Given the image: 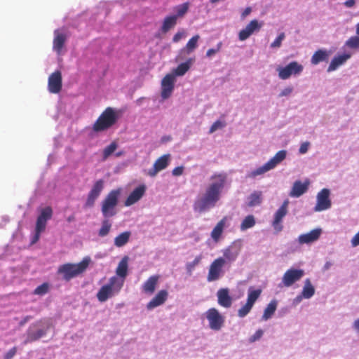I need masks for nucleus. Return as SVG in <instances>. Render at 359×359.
Listing matches in <instances>:
<instances>
[{"label":"nucleus","mask_w":359,"mask_h":359,"mask_svg":"<svg viewBox=\"0 0 359 359\" xmlns=\"http://www.w3.org/2000/svg\"><path fill=\"white\" fill-rule=\"evenodd\" d=\"M210 182L204 192L195 200L193 208L199 213L206 212L216 206L221 198L222 191L226 183L225 173H215L210 177Z\"/></svg>","instance_id":"nucleus-1"},{"label":"nucleus","mask_w":359,"mask_h":359,"mask_svg":"<svg viewBox=\"0 0 359 359\" xmlns=\"http://www.w3.org/2000/svg\"><path fill=\"white\" fill-rule=\"evenodd\" d=\"M118 119L116 111L111 107H107L93 125V130L95 133L105 131L115 125Z\"/></svg>","instance_id":"nucleus-2"},{"label":"nucleus","mask_w":359,"mask_h":359,"mask_svg":"<svg viewBox=\"0 0 359 359\" xmlns=\"http://www.w3.org/2000/svg\"><path fill=\"white\" fill-rule=\"evenodd\" d=\"M90 262L89 257H84L83 260L78 264L67 263L60 266L57 273L62 274L63 278L69 281L72 278L84 272L88 268Z\"/></svg>","instance_id":"nucleus-3"},{"label":"nucleus","mask_w":359,"mask_h":359,"mask_svg":"<svg viewBox=\"0 0 359 359\" xmlns=\"http://www.w3.org/2000/svg\"><path fill=\"white\" fill-rule=\"evenodd\" d=\"M121 189L111 190L105 197L102 204V212L104 217H112L116 214L115 207L118 204Z\"/></svg>","instance_id":"nucleus-4"},{"label":"nucleus","mask_w":359,"mask_h":359,"mask_svg":"<svg viewBox=\"0 0 359 359\" xmlns=\"http://www.w3.org/2000/svg\"><path fill=\"white\" fill-rule=\"evenodd\" d=\"M286 151L280 150L278 151L275 156L271 158L268 162H266L262 166L257 168L256 170L249 172L247 177L249 178H254L257 175H262L267 171L273 169L278 164L282 162L286 157Z\"/></svg>","instance_id":"nucleus-5"},{"label":"nucleus","mask_w":359,"mask_h":359,"mask_svg":"<svg viewBox=\"0 0 359 359\" xmlns=\"http://www.w3.org/2000/svg\"><path fill=\"white\" fill-rule=\"evenodd\" d=\"M117 279L116 277H112L109 279L107 284L101 287L97 294V299L100 302H106L109 298L111 297L115 293H118L123 283L116 285Z\"/></svg>","instance_id":"nucleus-6"},{"label":"nucleus","mask_w":359,"mask_h":359,"mask_svg":"<svg viewBox=\"0 0 359 359\" xmlns=\"http://www.w3.org/2000/svg\"><path fill=\"white\" fill-rule=\"evenodd\" d=\"M262 294L261 289L254 290L252 287H250L248 293V299L245 304L238 311V316L240 318H243L247 316L251 311L255 302L259 297Z\"/></svg>","instance_id":"nucleus-7"},{"label":"nucleus","mask_w":359,"mask_h":359,"mask_svg":"<svg viewBox=\"0 0 359 359\" xmlns=\"http://www.w3.org/2000/svg\"><path fill=\"white\" fill-rule=\"evenodd\" d=\"M304 67L296 61L290 62L285 67L277 69L278 76L283 80L289 79L292 75H299L302 72Z\"/></svg>","instance_id":"nucleus-8"},{"label":"nucleus","mask_w":359,"mask_h":359,"mask_svg":"<svg viewBox=\"0 0 359 359\" xmlns=\"http://www.w3.org/2000/svg\"><path fill=\"white\" fill-rule=\"evenodd\" d=\"M205 316L209 322V327L213 330H219L224 323V316L215 308L209 309Z\"/></svg>","instance_id":"nucleus-9"},{"label":"nucleus","mask_w":359,"mask_h":359,"mask_svg":"<svg viewBox=\"0 0 359 359\" xmlns=\"http://www.w3.org/2000/svg\"><path fill=\"white\" fill-rule=\"evenodd\" d=\"M224 264L225 259L222 257H219L211 263L207 276V280L208 282L215 281L219 278L222 273V268L224 267Z\"/></svg>","instance_id":"nucleus-10"},{"label":"nucleus","mask_w":359,"mask_h":359,"mask_svg":"<svg viewBox=\"0 0 359 359\" xmlns=\"http://www.w3.org/2000/svg\"><path fill=\"white\" fill-rule=\"evenodd\" d=\"M304 275L302 269H290L283 276L282 284L285 287H290L299 280Z\"/></svg>","instance_id":"nucleus-11"},{"label":"nucleus","mask_w":359,"mask_h":359,"mask_svg":"<svg viewBox=\"0 0 359 359\" xmlns=\"http://www.w3.org/2000/svg\"><path fill=\"white\" fill-rule=\"evenodd\" d=\"M329 196L330 190L327 189H322L317 195V203L314 210L320 212L329 209L331 207V201Z\"/></svg>","instance_id":"nucleus-12"},{"label":"nucleus","mask_w":359,"mask_h":359,"mask_svg":"<svg viewBox=\"0 0 359 359\" xmlns=\"http://www.w3.org/2000/svg\"><path fill=\"white\" fill-rule=\"evenodd\" d=\"M104 183L103 180H98L93 184L92 189L88 194L86 207H92L94 205L95 200L99 197L104 189Z\"/></svg>","instance_id":"nucleus-13"},{"label":"nucleus","mask_w":359,"mask_h":359,"mask_svg":"<svg viewBox=\"0 0 359 359\" xmlns=\"http://www.w3.org/2000/svg\"><path fill=\"white\" fill-rule=\"evenodd\" d=\"M62 86V74L57 70L49 76L48 88L50 93L56 94L60 92Z\"/></svg>","instance_id":"nucleus-14"},{"label":"nucleus","mask_w":359,"mask_h":359,"mask_svg":"<svg viewBox=\"0 0 359 359\" xmlns=\"http://www.w3.org/2000/svg\"><path fill=\"white\" fill-rule=\"evenodd\" d=\"M262 27V23L257 20H252L247 25L245 29L240 31L238 38L241 41L248 39L254 32H257Z\"/></svg>","instance_id":"nucleus-15"},{"label":"nucleus","mask_w":359,"mask_h":359,"mask_svg":"<svg viewBox=\"0 0 359 359\" xmlns=\"http://www.w3.org/2000/svg\"><path fill=\"white\" fill-rule=\"evenodd\" d=\"M288 204V200H285L274 215V219L272 222V226H273L274 229L278 232L282 231L283 229V225L281 224V222L283 218L287 213Z\"/></svg>","instance_id":"nucleus-16"},{"label":"nucleus","mask_w":359,"mask_h":359,"mask_svg":"<svg viewBox=\"0 0 359 359\" xmlns=\"http://www.w3.org/2000/svg\"><path fill=\"white\" fill-rule=\"evenodd\" d=\"M175 76L172 74L165 75L161 81V97L168 98L174 89Z\"/></svg>","instance_id":"nucleus-17"},{"label":"nucleus","mask_w":359,"mask_h":359,"mask_svg":"<svg viewBox=\"0 0 359 359\" xmlns=\"http://www.w3.org/2000/svg\"><path fill=\"white\" fill-rule=\"evenodd\" d=\"M170 154H164L158 158L154 163L153 168L148 171V175L154 177L162 170L167 168L169 164Z\"/></svg>","instance_id":"nucleus-18"},{"label":"nucleus","mask_w":359,"mask_h":359,"mask_svg":"<svg viewBox=\"0 0 359 359\" xmlns=\"http://www.w3.org/2000/svg\"><path fill=\"white\" fill-rule=\"evenodd\" d=\"M36 324H32L27 330L25 344L36 341L46 334V330L43 329L34 330Z\"/></svg>","instance_id":"nucleus-19"},{"label":"nucleus","mask_w":359,"mask_h":359,"mask_svg":"<svg viewBox=\"0 0 359 359\" xmlns=\"http://www.w3.org/2000/svg\"><path fill=\"white\" fill-rule=\"evenodd\" d=\"M146 191V187L144 184L140 185L136 187L128 196V197L125 201L126 206H130L138 201L144 196Z\"/></svg>","instance_id":"nucleus-20"},{"label":"nucleus","mask_w":359,"mask_h":359,"mask_svg":"<svg viewBox=\"0 0 359 359\" xmlns=\"http://www.w3.org/2000/svg\"><path fill=\"white\" fill-rule=\"evenodd\" d=\"M168 297V292L165 290H161L151 299L147 304L149 310L153 309L157 306L163 304Z\"/></svg>","instance_id":"nucleus-21"},{"label":"nucleus","mask_w":359,"mask_h":359,"mask_svg":"<svg viewBox=\"0 0 359 359\" xmlns=\"http://www.w3.org/2000/svg\"><path fill=\"white\" fill-rule=\"evenodd\" d=\"M320 229H315L310 232L301 234L298 237V242L299 244H309L318 240L321 234Z\"/></svg>","instance_id":"nucleus-22"},{"label":"nucleus","mask_w":359,"mask_h":359,"mask_svg":"<svg viewBox=\"0 0 359 359\" xmlns=\"http://www.w3.org/2000/svg\"><path fill=\"white\" fill-rule=\"evenodd\" d=\"M67 39V37L66 34L60 32L58 30H55L53 48L57 55H60L62 53V50L65 46Z\"/></svg>","instance_id":"nucleus-23"},{"label":"nucleus","mask_w":359,"mask_h":359,"mask_svg":"<svg viewBox=\"0 0 359 359\" xmlns=\"http://www.w3.org/2000/svg\"><path fill=\"white\" fill-rule=\"evenodd\" d=\"M218 304L224 307L229 308L232 304V299L229 295V291L227 288H221L217 293Z\"/></svg>","instance_id":"nucleus-24"},{"label":"nucleus","mask_w":359,"mask_h":359,"mask_svg":"<svg viewBox=\"0 0 359 359\" xmlns=\"http://www.w3.org/2000/svg\"><path fill=\"white\" fill-rule=\"evenodd\" d=\"M158 280L159 276L157 275L150 276L142 285V291L146 294H153L156 290Z\"/></svg>","instance_id":"nucleus-25"},{"label":"nucleus","mask_w":359,"mask_h":359,"mask_svg":"<svg viewBox=\"0 0 359 359\" xmlns=\"http://www.w3.org/2000/svg\"><path fill=\"white\" fill-rule=\"evenodd\" d=\"M309 182L302 183L301 181H296L290 193V196L292 197H299L304 194L308 189Z\"/></svg>","instance_id":"nucleus-26"},{"label":"nucleus","mask_w":359,"mask_h":359,"mask_svg":"<svg viewBox=\"0 0 359 359\" xmlns=\"http://www.w3.org/2000/svg\"><path fill=\"white\" fill-rule=\"evenodd\" d=\"M227 220V217H224L219 222H217L216 226L212 229L211 232V237L215 242H217L220 238Z\"/></svg>","instance_id":"nucleus-27"},{"label":"nucleus","mask_w":359,"mask_h":359,"mask_svg":"<svg viewBox=\"0 0 359 359\" xmlns=\"http://www.w3.org/2000/svg\"><path fill=\"white\" fill-rule=\"evenodd\" d=\"M350 57H351L350 54H343V55H340L334 57L332 60V61L327 68V72H330L336 70L339 66L343 65Z\"/></svg>","instance_id":"nucleus-28"},{"label":"nucleus","mask_w":359,"mask_h":359,"mask_svg":"<svg viewBox=\"0 0 359 359\" xmlns=\"http://www.w3.org/2000/svg\"><path fill=\"white\" fill-rule=\"evenodd\" d=\"M177 16L169 15L164 18L161 27V31L163 33L168 32L170 29L174 27L177 24Z\"/></svg>","instance_id":"nucleus-29"},{"label":"nucleus","mask_w":359,"mask_h":359,"mask_svg":"<svg viewBox=\"0 0 359 359\" xmlns=\"http://www.w3.org/2000/svg\"><path fill=\"white\" fill-rule=\"evenodd\" d=\"M239 254V250L236 246H230L226 248L224 251V259L229 262L236 260Z\"/></svg>","instance_id":"nucleus-30"},{"label":"nucleus","mask_w":359,"mask_h":359,"mask_svg":"<svg viewBox=\"0 0 359 359\" xmlns=\"http://www.w3.org/2000/svg\"><path fill=\"white\" fill-rule=\"evenodd\" d=\"M128 262V257L127 256H125L118 263L116 270V273L118 276L124 278L127 276Z\"/></svg>","instance_id":"nucleus-31"},{"label":"nucleus","mask_w":359,"mask_h":359,"mask_svg":"<svg viewBox=\"0 0 359 359\" xmlns=\"http://www.w3.org/2000/svg\"><path fill=\"white\" fill-rule=\"evenodd\" d=\"M130 231H124L114 238V245L118 248L124 246L128 243L130 237Z\"/></svg>","instance_id":"nucleus-32"},{"label":"nucleus","mask_w":359,"mask_h":359,"mask_svg":"<svg viewBox=\"0 0 359 359\" xmlns=\"http://www.w3.org/2000/svg\"><path fill=\"white\" fill-rule=\"evenodd\" d=\"M194 59L189 58L185 62L180 64L175 69V74L178 76H183L190 69L191 64L194 62Z\"/></svg>","instance_id":"nucleus-33"},{"label":"nucleus","mask_w":359,"mask_h":359,"mask_svg":"<svg viewBox=\"0 0 359 359\" xmlns=\"http://www.w3.org/2000/svg\"><path fill=\"white\" fill-rule=\"evenodd\" d=\"M315 293V288L312 285L309 279H306L304 283V286L303 287L302 294L304 298L309 299L311 298Z\"/></svg>","instance_id":"nucleus-34"},{"label":"nucleus","mask_w":359,"mask_h":359,"mask_svg":"<svg viewBox=\"0 0 359 359\" xmlns=\"http://www.w3.org/2000/svg\"><path fill=\"white\" fill-rule=\"evenodd\" d=\"M277 302L275 300L271 301L264 309L262 319L266 320L271 318L276 310Z\"/></svg>","instance_id":"nucleus-35"},{"label":"nucleus","mask_w":359,"mask_h":359,"mask_svg":"<svg viewBox=\"0 0 359 359\" xmlns=\"http://www.w3.org/2000/svg\"><path fill=\"white\" fill-rule=\"evenodd\" d=\"M327 57V54L326 51L318 50L314 53L311 61L313 65H318L319 62L325 60Z\"/></svg>","instance_id":"nucleus-36"},{"label":"nucleus","mask_w":359,"mask_h":359,"mask_svg":"<svg viewBox=\"0 0 359 359\" xmlns=\"http://www.w3.org/2000/svg\"><path fill=\"white\" fill-rule=\"evenodd\" d=\"M199 39L200 36L196 34L189 40L184 48L188 54L192 53L197 48Z\"/></svg>","instance_id":"nucleus-37"},{"label":"nucleus","mask_w":359,"mask_h":359,"mask_svg":"<svg viewBox=\"0 0 359 359\" xmlns=\"http://www.w3.org/2000/svg\"><path fill=\"white\" fill-rule=\"evenodd\" d=\"M118 144L116 142H112L107 146L102 151V161H106L117 149Z\"/></svg>","instance_id":"nucleus-38"},{"label":"nucleus","mask_w":359,"mask_h":359,"mask_svg":"<svg viewBox=\"0 0 359 359\" xmlns=\"http://www.w3.org/2000/svg\"><path fill=\"white\" fill-rule=\"evenodd\" d=\"M262 202V193L255 191L249 196L248 206L253 207L259 205Z\"/></svg>","instance_id":"nucleus-39"},{"label":"nucleus","mask_w":359,"mask_h":359,"mask_svg":"<svg viewBox=\"0 0 359 359\" xmlns=\"http://www.w3.org/2000/svg\"><path fill=\"white\" fill-rule=\"evenodd\" d=\"M255 224V219L253 215H248L244 218L241 224V230L245 231L248 229L252 228Z\"/></svg>","instance_id":"nucleus-40"},{"label":"nucleus","mask_w":359,"mask_h":359,"mask_svg":"<svg viewBox=\"0 0 359 359\" xmlns=\"http://www.w3.org/2000/svg\"><path fill=\"white\" fill-rule=\"evenodd\" d=\"M189 4L188 2L184 3L182 4L178 5L174 8V11L177 13L176 15H172L173 16H177V18L183 17L188 11Z\"/></svg>","instance_id":"nucleus-41"},{"label":"nucleus","mask_w":359,"mask_h":359,"mask_svg":"<svg viewBox=\"0 0 359 359\" xmlns=\"http://www.w3.org/2000/svg\"><path fill=\"white\" fill-rule=\"evenodd\" d=\"M111 227V224L108 219H104L102 222V226L99 230L98 235L100 237H104L108 235Z\"/></svg>","instance_id":"nucleus-42"},{"label":"nucleus","mask_w":359,"mask_h":359,"mask_svg":"<svg viewBox=\"0 0 359 359\" xmlns=\"http://www.w3.org/2000/svg\"><path fill=\"white\" fill-rule=\"evenodd\" d=\"M46 222L47 221L45 220V219H42L39 217H37L35 229L36 231V239L39 238L40 233L45 230Z\"/></svg>","instance_id":"nucleus-43"},{"label":"nucleus","mask_w":359,"mask_h":359,"mask_svg":"<svg viewBox=\"0 0 359 359\" xmlns=\"http://www.w3.org/2000/svg\"><path fill=\"white\" fill-rule=\"evenodd\" d=\"M345 45L350 48H359V36H353L350 37L346 41Z\"/></svg>","instance_id":"nucleus-44"},{"label":"nucleus","mask_w":359,"mask_h":359,"mask_svg":"<svg viewBox=\"0 0 359 359\" xmlns=\"http://www.w3.org/2000/svg\"><path fill=\"white\" fill-rule=\"evenodd\" d=\"M49 285L47 283H44L39 285L34 291V294L36 295H44L48 292Z\"/></svg>","instance_id":"nucleus-45"},{"label":"nucleus","mask_w":359,"mask_h":359,"mask_svg":"<svg viewBox=\"0 0 359 359\" xmlns=\"http://www.w3.org/2000/svg\"><path fill=\"white\" fill-rule=\"evenodd\" d=\"M53 215V210L51 207L47 206L44 208H43L41 211L40 215H39V217L42 219H45V220L48 221L52 217Z\"/></svg>","instance_id":"nucleus-46"},{"label":"nucleus","mask_w":359,"mask_h":359,"mask_svg":"<svg viewBox=\"0 0 359 359\" xmlns=\"http://www.w3.org/2000/svg\"><path fill=\"white\" fill-rule=\"evenodd\" d=\"M201 260V257L198 256L194 259L193 262L187 263L186 269L189 274H191L193 270L194 269L196 266H197L200 263Z\"/></svg>","instance_id":"nucleus-47"},{"label":"nucleus","mask_w":359,"mask_h":359,"mask_svg":"<svg viewBox=\"0 0 359 359\" xmlns=\"http://www.w3.org/2000/svg\"><path fill=\"white\" fill-rule=\"evenodd\" d=\"M225 126V123L224 122H222L221 121H216L215 122H214L212 123V125L211 126L210 128V130H209V133H214L215 131H216L218 129H220V128H222Z\"/></svg>","instance_id":"nucleus-48"},{"label":"nucleus","mask_w":359,"mask_h":359,"mask_svg":"<svg viewBox=\"0 0 359 359\" xmlns=\"http://www.w3.org/2000/svg\"><path fill=\"white\" fill-rule=\"evenodd\" d=\"M285 39V34H280L278 37L271 44V48H279L281 46L283 40Z\"/></svg>","instance_id":"nucleus-49"},{"label":"nucleus","mask_w":359,"mask_h":359,"mask_svg":"<svg viewBox=\"0 0 359 359\" xmlns=\"http://www.w3.org/2000/svg\"><path fill=\"white\" fill-rule=\"evenodd\" d=\"M222 46V43L219 42L217 44V47L215 48L208 49L206 52V56L210 57L212 56L213 55L216 54L217 52H219Z\"/></svg>","instance_id":"nucleus-50"},{"label":"nucleus","mask_w":359,"mask_h":359,"mask_svg":"<svg viewBox=\"0 0 359 359\" xmlns=\"http://www.w3.org/2000/svg\"><path fill=\"white\" fill-rule=\"evenodd\" d=\"M263 330H258L255 332V333L252 335L250 339H249V341L250 342L252 343V342H255L257 340H259L263 335Z\"/></svg>","instance_id":"nucleus-51"},{"label":"nucleus","mask_w":359,"mask_h":359,"mask_svg":"<svg viewBox=\"0 0 359 359\" xmlns=\"http://www.w3.org/2000/svg\"><path fill=\"white\" fill-rule=\"evenodd\" d=\"M17 352V348L13 347L4 355V359H11Z\"/></svg>","instance_id":"nucleus-52"},{"label":"nucleus","mask_w":359,"mask_h":359,"mask_svg":"<svg viewBox=\"0 0 359 359\" xmlns=\"http://www.w3.org/2000/svg\"><path fill=\"white\" fill-rule=\"evenodd\" d=\"M184 36V31H179L177 32L172 38V41L174 43L179 42L182 38Z\"/></svg>","instance_id":"nucleus-53"},{"label":"nucleus","mask_w":359,"mask_h":359,"mask_svg":"<svg viewBox=\"0 0 359 359\" xmlns=\"http://www.w3.org/2000/svg\"><path fill=\"white\" fill-rule=\"evenodd\" d=\"M309 142H306L302 143L299 149V153L302 154L306 153L309 149Z\"/></svg>","instance_id":"nucleus-54"},{"label":"nucleus","mask_w":359,"mask_h":359,"mask_svg":"<svg viewBox=\"0 0 359 359\" xmlns=\"http://www.w3.org/2000/svg\"><path fill=\"white\" fill-rule=\"evenodd\" d=\"M183 171L184 168L182 166H178L172 170V173L174 176H180L181 175H182Z\"/></svg>","instance_id":"nucleus-55"},{"label":"nucleus","mask_w":359,"mask_h":359,"mask_svg":"<svg viewBox=\"0 0 359 359\" xmlns=\"http://www.w3.org/2000/svg\"><path fill=\"white\" fill-rule=\"evenodd\" d=\"M293 88L292 87H287L284 88L280 93V97L287 96L292 93Z\"/></svg>","instance_id":"nucleus-56"},{"label":"nucleus","mask_w":359,"mask_h":359,"mask_svg":"<svg viewBox=\"0 0 359 359\" xmlns=\"http://www.w3.org/2000/svg\"><path fill=\"white\" fill-rule=\"evenodd\" d=\"M351 244L354 247L359 245V231L352 238Z\"/></svg>","instance_id":"nucleus-57"},{"label":"nucleus","mask_w":359,"mask_h":359,"mask_svg":"<svg viewBox=\"0 0 359 359\" xmlns=\"http://www.w3.org/2000/svg\"><path fill=\"white\" fill-rule=\"evenodd\" d=\"M344 6L347 8L353 7L355 4V0H347L344 3Z\"/></svg>","instance_id":"nucleus-58"},{"label":"nucleus","mask_w":359,"mask_h":359,"mask_svg":"<svg viewBox=\"0 0 359 359\" xmlns=\"http://www.w3.org/2000/svg\"><path fill=\"white\" fill-rule=\"evenodd\" d=\"M32 318V317L31 316H27L22 319V320L20 322L19 325L20 326H23Z\"/></svg>","instance_id":"nucleus-59"},{"label":"nucleus","mask_w":359,"mask_h":359,"mask_svg":"<svg viewBox=\"0 0 359 359\" xmlns=\"http://www.w3.org/2000/svg\"><path fill=\"white\" fill-rule=\"evenodd\" d=\"M250 12H251V8L250 7L246 8L245 9V11H243V13H242V16L243 17H245L248 15H249L250 13Z\"/></svg>","instance_id":"nucleus-60"},{"label":"nucleus","mask_w":359,"mask_h":359,"mask_svg":"<svg viewBox=\"0 0 359 359\" xmlns=\"http://www.w3.org/2000/svg\"><path fill=\"white\" fill-rule=\"evenodd\" d=\"M354 327L359 331V318L354 322Z\"/></svg>","instance_id":"nucleus-61"},{"label":"nucleus","mask_w":359,"mask_h":359,"mask_svg":"<svg viewBox=\"0 0 359 359\" xmlns=\"http://www.w3.org/2000/svg\"><path fill=\"white\" fill-rule=\"evenodd\" d=\"M74 219H75V217H74V215H72L69 216V217H67V222H72V221H74Z\"/></svg>","instance_id":"nucleus-62"},{"label":"nucleus","mask_w":359,"mask_h":359,"mask_svg":"<svg viewBox=\"0 0 359 359\" xmlns=\"http://www.w3.org/2000/svg\"><path fill=\"white\" fill-rule=\"evenodd\" d=\"M330 265H331V264H330V263L327 262V263L325 264V268L327 269H329V267L330 266Z\"/></svg>","instance_id":"nucleus-63"},{"label":"nucleus","mask_w":359,"mask_h":359,"mask_svg":"<svg viewBox=\"0 0 359 359\" xmlns=\"http://www.w3.org/2000/svg\"><path fill=\"white\" fill-rule=\"evenodd\" d=\"M356 33L358 35H359V23L356 26Z\"/></svg>","instance_id":"nucleus-64"}]
</instances>
